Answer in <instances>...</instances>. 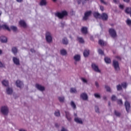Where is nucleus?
<instances>
[{"instance_id":"f257e3e1","label":"nucleus","mask_w":131,"mask_h":131,"mask_svg":"<svg viewBox=\"0 0 131 131\" xmlns=\"http://www.w3.org/2000/svg\"><path fill=\"white\" fill-rule=\"evenodd\" d=\"M68 15V12L66 10H63L61 12H57L55 13V16L59 19H63L64 17Z\"/></svg>"},{"instance_id":"f03ea898","label":"nucleus","mask_w":131,"mask_h":131,"mask_svg":"<svg viewBox=\"0 0 131 131\" xmlns=\"http://www.w3.org/2000/svg\"><path fill=\"white\" fill-rule=\"evenodd\" d=\"M1 113L4 115H8L9 113V108L7 106H4L1 107Z\"/></svg>"},{"instance_id":"7ed1b4c3","label":"nucleus","mask_w":131,"mask_h":131,"mask_svg":"<svg viewBox=\"0 0 131 131\" xmlns=\"http://www.w3.org/2000/svg\"><path fill=\"white\" fill-rule=\"evenodd\" d=\"M108 32L110 33V35L112 37H113V38H115V37H116V36H117L116 31L114 29H110L108 30Z\"/></svg>"},{"instance_id":"20e7f679","label":"nucleus","mask_w":131,"mask_h":131,"mask_svg":"<svg viewBox=\"0 0 131 131\" xmlns=\"http://www.w3.org/2000/svg\"><path fill=\"white\" fill-rule=\"evenodd\" d=\"M46 37L47 42H52V40H53V38L52 37V36H51V33H50L49 32H47Z\"/></svg>"},{"instance_id":"39448f33","label":"nucleus","mask_w":131,"mask_h":131,"mask_svg":"<svg viewBox=\"0 0 131 131\" xmlns=\"http://www.w3.org/2000/svg\"><path fill=\"white\" fill-rule=\"evenodd\" d=\"M92 15V11H89L84 13V16L83 17V20L85 21L89 19V17Z\"/></svg>"},{"instance_id":"423d86ee","label":"nucleus","mask_w":131,"mask_h":131,"mask_svg":"<svg viewBox=\"0 0 131 131\" xmlns=\"http://www.w3.org/2000/svg\"><path fill=\"white\" fill-rule=\"evenodd\" d=\"M100 19H101L103 21H107L108 20V14L106 13H102V14H100Z\"/></svg>"},{"instance_id":"0eeeda50","label":"nucleus","mask_w":131,"mask_h":131,"mask_svg":"<svg viewBox=\"0 0 131 131\" xmlns=\"http://www.w3.org/2000/svg\"><path fill=\"white\" fill-rule=\"evenodd\" d=\"M92 68L95 71V72H98V73H101V70L99 69V67L98 66L96 65L95 63L92 64Z\"/></svg>"},{"instance_id":"6e6552de","label":"nucleus","mask_w":131,"mask_h":131,"mask_svg":"<svg viewBox=\"0 0 131 131\" xmlns=\"http://www.w3.org/2000/svg\"><path fill=\"white\" fill-rule=\"evenodd\" d=\"M113 65L115 70H119V63H118V61L116 60H114Z\"/></svg>"},{"instance_id":"1a4fd4ad","label":"nucleus","mask_w":131,"mask_h":131,"mask_svg":"<svg viewBox=\"0 0 131 131\" xmlns=\"http://www.w3.org/2000/svg\"><path fill=\"white\" fill-rule=\"evenodd\" d=\"M125 107L127 112H129V109H130V104L129 102H128V101H126L125 102Z\"/></svg>"},{"instance_id":"9d476101","label":"nucleus","mask_w":131,"mask_h":131,"mask_svg":"<svg viewBox=\"0 0 131 131\" xmlns=\"http://www.w3.org/2000/svg\"><path fill=\"white\" fill-rule=\"evenodd\" d=\"M13 61L15 65H20V60H19V59L17 58V57H13Z\"/></svg>"},{"instance_id":"9b49d317","label":"nucleus","mask_w":131,"mask_h":131,"mask_svg":"<svg viewBox=\"0 0 131 131\" xmlns=\"http://www.w3.org/2000/svg\"><path fill=\"white\" fill-rule=\"evenodd\" d=\"M80 97L82 99V100L85 101L88 99V95L86 94V93H82L80 95Z\"/></svg>"},{"instance_id":"f8f14e48","label":"nucleus","mask_w":131,"mask_h":131,"mask_svg":"<svg viewBox=\"0 0 131 131\" xmlns=\"http://www.w3.org/2000/svg\"><path fill=\"white\" fill-rule=\"evenodd\" d=\"M81 31L83 34H88V28L86 27H82Z\"/></svg>"},{"instance_id":"ddd939ff","label":"nucleus","mask_w":131,"mask_h":131,"mask_svg":"<svg viewBox=\"0 0 131 131\" xmlns=\"http://www.w3.org/2000/svg\"><path fill=\"white\" fill-rule=\"evenodd\" d=\"M16 84L18 88L21 89V88H22V86L23 85V82H22V81L20 80H17L16 82Z\"/></svg>"},{"instance_id":"4468645a","label":"nucleus","mask_w":131,"mask_h":131,"mask_svg":"<svg viewBox=\"0 0 131 131\" xmlns=\"http://www.w3.org/2000/svg\"><path fill=\"white\" fill-rule=\"evenodd\" d=\"M19 24L21 27H24V28H26V23H25L24 20H20Z\"/></svg>"},{"instance_id":"2eb2a0df","label":"nucleus","mask_w":131,"mask_h":131,"mask_svg":"<svg viewBox=\"0 0 131 131\" xmlns=\"http://www.w3.org/2000/svg\"><path fill=\"white\" fill-rule=\"evenodd\" d=\"M36 88L39 90V91H45V87L41 86V85L40 84H36Z\"/></svg>"},{"instance_id":"dca6fc26","label":"nucleus","mask_w":131,"mask_h":131,"mask_svg":"<svg viewBox=\"0 0 131 131\" xmlns=\"http://www.w3.org/2000/svg\"><path fill=\"white\" fill-rule=\"evenodd\" d=\"M74 121L76 123H79V124H82V120H81V119L79 118H75Z\"/></svg>"},{"instance_id":"f3484780","label":"nucleus","mask_w":131,"mask_h":131,"mask_svg":"<svg viewBox=\"0 0 131 131\" xmlns=\"http://www.w3.org/2000/svg\"><path fill=\"white\" fill-rule=\"evenodd\" d=\"M6 29V30H8V31H10V28H9V26L6 25H3L2 26L0 25V29Z\"/></svg>"},{"instance_id":"a211bd4d","label":"nucleus","mask_w":131,"mask_h":131,"mask_svg":"<svg viewBox=\"0 0 131 131\" xmlns=\"http://www.w3.org/2000/svg\"><path fill=\"white\" fill-rule=\"evenodd\" d=\"M66 117L69 121H71V117H70V113L69 112L65 111Z\"/></svg>"},{"instance_id":"6ab92c4d","label":"nucleus","mask_w":131,"mask_h":131,"mask_svg":"<svg viewBox=\"0 0 131 131\" xmlns=\"http://www.w3.org/2000/svg\"><path fill=\"white\" fill-rule=\"evenodd\" d=\"M0 41L1 42H7L8 39L6 37L2 36L0 37Z\"/></svg>"},{"instance_id":"aec40b11","label":"nucleus","mask_w":131,"mask_h":131,"mask_svg":"<svg viewBox=\"0 0 131 131\" xmlns=\"http://www.w3.org/2000/svg\"><path fill=\"white\" fill-rule=\"evenodd\" d=\"M94 17L96 18V19H100V17H101V14L99 13L98 12H94L93 14Z\"/></svg>"},{"instance_id":"412c9836","label":"nucleus","mask_w":131,"mask_h":131,"mask_svg":"<svg viewBox=\"0 0 131 131\" xmlns=\"http://www.w3.org/2000/svg\"><path fill=\"white\" fill-rule=\"evenodd\" d=\"M90 55V50H85L83 52V56L85 57H88Z\"/></svg>"},{"instance_id":"4be33fe9","label":"nucleus","mask_w":131,"mask_h":131,"mask_svg":"<svg viewBox=\"0 0 131 131\" xmlns=\"http://www.w3.org/2000/svg\"><path fill=\"white\" fill-rule=\"evenodd\" d=\"M6 92H7V94H8V95H12V93H13V89H12L10 88H8L7 89Z\"/></svg>"},{"instance_id":"5701e85b","label":"nucleus","mask_w":131,"mask_h":131,"mask_svg":"<svg viewBox=\"0 0 131 131\" xmlns=\"http://www.w3.org/2000/svg\"><path fill=\"white\" fill-rule=\"evenodd\" d=\"M74 59L75 61H80V55H76L74 57Z\"/></svg>"},{"instance_id":"b1692460","label":"nucleus","mask_w":131,"mask_h":131,"mask_svg":"<svg viewBox=\"0 0 131 131\" xmlns=\"http://www.w3.org/2000/svg\"><path fill=\"white\" fill-rule=\"evenodd\" d=\"M39 5L40 6H46L47 5V0H41Z\"/></svg>"},{"instance_id":"393cba45","label":"nucleus","mask_w":131,"mask_h":131,"mask_svg":"<svg viewBox=\"0 0 131 131\" xmlns=\"http://www.w3.org/2000/svg\"><path fill=\"white\" fill-rule=\"evenodd\" d=\"M2 84L5 86H9V81H6V80H4L2 81Z\"/></svg>"},{"instance_id":"a878e982","label":"nucleus","mask_w":131,"mask_h":131,"mask_svg":"<svg viewBox=\"0 0 131 131\" xmlns=\"http://www.w3.org/2000/svg\"><path fill=\"white\" fill-rule=\"evenodd\" d=\"M12 52L14 54L16 55L17 54V52H18V49L16 47H13L12 48Z\"/></svg>"},{"instance_id":"bb28decb","label":"nucleus","mask_w":131,"mask_h":131,"mask_svg":"<svg viewBox=\"0 0 131 131\" xmlns=\"http://www.w3.org/2000/svg\"><path fill=\"white\" fill-rule=\"evenodd\" d=\"M104 61L107 64H110V63H111V59H110V58L108 57H105Z\"/></svg>"},{"instance_id":"cd10ccee","label":"nucleus","mask_w":131,"mask_h":131,"mask_svg":"<svg viewBox=\"0 0 131 131\" xmlns=\"http://www.w3.org/2000/svg\"><path fill=\"white\" fill-rule=\"evenodd\" d=\"M10 31H11V30H13V31H14V32H16V31H17V27L14 26H12L10 27V29L9 28Z\"/></svg>"},{"instance_id":"c85d7f7f","label":"nucleus","mask_w":131,"mask_h":131,"mask_svg":"<svg viewBox=\"0 0 131 131\" xmlns=\"http://www.w3.org/2000/svg\"><path fill=\"white\" fill-rule=\"evenodd\" d=\"M62 43L63 45H68V39H67V38L64 37L62 39Z\"/></svg>"},{"instance_id":"c756f323","label":"nucleus","mask_w":131,"mask_h":131,"mask_svg":"<svg viewBox=\"0 0 131 131\" xmlns=\"http://www.w3.org/2000/svg\"><path fill=\"white\" fill-rule=\"evenodd\" d=\"M77 40H78V41H79V42H80V43H83V42H84V40H83L82 37H78Z\"/></svg>"},{"instance_id":"7c9ffc66","label":"nucleus","mask_w":131,"mask_h":131,"mask_svg":"<svg viewBox=\"0 0 131 131\" xmlns=\"http://www.w3.org/2000/svg\"><path fill=\"white\" fill-rule=\"evenodd\" d=\"M125 13L126 14H130L131 13V8L127 7L125 10Z\"/></svg>"},{"instance_id":"2f4dec72","label":"nucleus","mask_w":131,"mask_h":131,"mask_svg":"<svg viewBox=\"0 0 131 131\" xmlns=\"http://www.w3.org/2000/svg\"><path fill=\"white\" fill-rule=\"evenodd\" d=\"M60 54L62 56H65V55L67 54V52L66 51V50L63 49L60 51Z\"/></svg>"},{"instance_id":"473e14b6","label":"nucleus","mask_w":131,"mask_h":131,"mask_svg":"<svg viewBox=\"0 0 131 131\" xmlns=\"http://www.w3.org/2000/svg\"><path fill=\"white\" fill-rule=\"evenodd\" d=\"M71 106L73 109H75L76 108V105L73 101L71 102Z\"/></svg>"},{"instance_id":"72a5a7b5","label":"nucleus","mask_w":131,"mask_h":131,"mask_svg":"<svg viewBox=\"0 0 131 131\" xmlns=\"http://www.w3.org/2000/svg\"><path fill=\"white\" fill-rule=\"evenodd\" d=\"M117 104L120 106H122L123 104V102H122V100L121 99H118L117 101Z\"/></svg>"},{"instance_id":"f704fd0d","label":"nucleus","mask_w":131,"mask_h":131,"mask_svg":"<svg viewBox=\"0 0 131 131\" xmlns=\"http://www.w3.org/2000/svg\"><path fill=\"white\" fill-rule=\"evenodd\" d=\"M115 115L118 116V117H120V116L121 115V114L117 111H115Z\"/></svg>"},{"instance_id":"c9c22d12","label":"nucleus","mask_w":131,"mask_h":131,"mask_svg":"<svg viewBox=\"0 0 131 131\" xmlns=\"http://www.w3.org/2000/svg\"><path fill=\"white\" fill-rule=\"evenodd\" d=\"M121 86H122V88H123V89H126V86H127V84H126V83L125 82H123L121 83Z\"/></svg>"},{"instance_id":"e433bc0d","label":"nucleus","mask_w":131,"mask_h":131,"mask_svg":"<svg viewBox=\"0 0 131 131\" xmlns=\"http://www.w3.org/2000/svg\"><path fill=\"white\" fill-rule=\"evenodd\" d=\"M58 100L60 102H64V97H59Z\"/></svg>"},{"instance_id":"4c0bfd02","label":"nucleus","mask_w":131,"mask_h":131,"mask_svg":"<svg viewBox=\"0 0 131 131\" xmlns=\"http://www.w3.org/2000/svg\"><path fill=\"white\" fill-rule=\"evenodd\" d=\"M98 43L100 45V46H104V41H103L102 40H101V39L99 40Z\"/></svg>"},{"instance_id":"58836bf2","label":"nucleus","mask_w":131,"mask_h":131,"mask_svg":"<svg viewBox=\"0 0 131 131\" xmlns=\"http://www.w3.org/2000/svg\"><path fill=\"white\" fill-rule=\"evenodd\" d=\"M70 92L71 93H77V91H76V89L74 88H71Z\"/></svg>"},{"instance_id":"ea45409f","label":"nucleus","mask_w":131,"mask_h":131,"mask_svg":"<svg viewBox=\"0 0 131 131\" xmlns=\"http://www.w3.org/2000/svg\"><path fill=\"white\" fill-rule=\"evenodd\" d=\"M98 52L100 55H104V51H103L101 49H98Z\"/></svg>"},{"instance_id":"a19ab883","label":"nucleus","mask_w":131,"mask_h":131,"mask_svg":"<svg viewBox=\"0 0 131 131\" xmlns=\"http://www.w3.org/2000/svg\"><path fill=\"white\" fill-rule=\"evenodd\" d=\"M117 89L118 91H121V90H122V87L120 84H119L117 86Z\"/></svg>"},{"instance_id":"79ce46f5","label":"nucleus","mask_w":131,"mask_h":131,"mask_svg":"<svg viewBox=\"0 0 131 131\" xmlns=\"http://www.w3.org/2000/svg\"><path fill=\"white\" fill-rule=\"evenodd\" d=\"M105 88L107 92H111V89L109 87V86L105 85Z\"/></svg>"},{"instance_id":"37998d69","label":"nucleus","mask_w":131,"mask_h":131,"mask_svg":"<svg viewBox=\"0 0 131 131\" xmlns=\"http://www.w3.org/2000/svg\"><path fill=\"white\" fill-rule=\"evenodd\" d=\"M55 116H60V111L58 110L57 111L55 112L54 113Z\"/></svg>"},{"instance_id":"c03bdc74","label":"nucleus","mask_w":131,"mask_h":131,"mask_svg":"<svg viewBox=\"0 0 131 131\" xmlns=\"http://www.w3.org/2000/svg\"><path fill=\"white\" fill-rule=\"evenodd\" d=\"M95 110L97 113H99V107L98 106H95Z\"/></svg>"},{"instance_id":"a18cd8bd","label":"nucleus","mask_w":131,"mask_h":131,"mask_svg":"<svg viewBox=\"0 0 131 131\" xmlns=\"http://www.w3.org/2000/svg\"><path fill=\"white\" fill-rule=\"evenodd\" d=\"M112 101H116V96H115V95H113L112 96Z\"/></svg>"},{"instance_id":"49530a36","label":"nucleus","mask_w":131,"mask_h":131,"mask_svg":"<svg viewBox=\"0 0 131 131\" xmlns=\"http://www.w3.org/2000/svg\"><path fill=\"white\" fill-rule=\"evenodd\" d=\"M94 96L95 98H101V96H100V94L95 93L94 94Z\"/></svg>"},{"instance_id":"de8ad7c7","label":"nucleus","mask_w":131,"mask_h":131,"mask_svg":"<svg viewBox=\"0 0 131 131\" xmlns=\"http://www.w3.org/2000/svg\"><path fill=\"white\" fill-rule=\"evenodd\" d=\"M81 80L83 81V82L85 83H88V80H86V79H85V78H81Z\"/></svg>"},{"instance_id":"09e8293b","label":"nucleus","mask_w":131,"mask_h":131,"mask_svg":"<svg viewBox=\"0 0 131 131\" xmlns=\"http://www.w3.org/2000/svg\"><path fill=\"white\" fill-rule=\"evenodd\" d=\"M126 23L127 25H131V20L130 19H127L126 21Z\"/></svg>"},{"instance_id":"8fccbe9b","label":"nucleus","mask_w":131,"mask_h":131,"mask_svg":"<svg viewBox=\"0 0 131 131\" xmlns=\"http://www.w3.org/2000/svg\"><path fill=\"white\" fill-rule=\"evenodd\" d=\"M100 1L101 2V4H103L104 5H107V3L105 2L104 0H100Z\"/></svg>"},{"instance_id":"3c124183","label":"nucleus","mask_w":131,"mask_h":131,"mask_svg":"<svg viewBox=\"0 0 131 131\" xmlns=\"http://www.w3.org/2000/svg\"><path fill=\"white\" fill-rule=\"evenodd\" d=\"M100 9L101 10V11H102V12H103V11H104V7L100 6Z\"/></svg>"},{"instance_id":"603ef678","label":"nucleus","mask_w":131,"mask_h":131,"mask_svg":"<svg viewBox=\"0 0 131 131\" xmlns=\"http://www.w3.org/2000/svg\"><path fill=\"white\" fill-rule=\"evenodd\" d=\"M119 8L120 9H123V8H124V6L123 5H120L119 6Z\"/></svg>"},{"instance_id":"864d4df0","label":"nucleus","mask_w":131,"mask_h":131,"mask_svg":"<svg viewBox=\"0 0 131 131\" xmlns=\"http://www.w3.org/2000/svg\"><path fill=\"white\" fill-rule=\"evenodd\" d=\"M0 67H5V64L0 62Z\"/></svg>"},{"instance_id":"5fc2aeb1","label":"nucleus","mask_w":131,"mask_h":131,"mask_svg":"<svg viewBox=\"0 0 131 131\" xmlns=\"http://www.w3.org/2000/svg\"><path fill=\"white\" fill-rule=\"evenodd\" d=\"M95 85L97 88H99V83L98 82H95Z\"/></svg>"},{"instance_id":"6e6d98bb","label":"nucleus","mask_w":131,"mask_h":131,"mask_svg":"<svg viewBox=\"0 0 131 131\" xmlns=\"http://www.w3.org/2000/svg\"><path fill=\"white\" fill-rule=\"evenodd\" d=\"M61 131H68V130H67V129H65L64 127H62Z\"/></svg>"},{"instance_id":"4d7b16f0","label":"nucleus","mask_w":131,"mask_h":131,"mask_svg":"<svg viewBox=\"0 0 131 131\" xmlns=\"http://www.w3.org/2000/svg\"><path fill=\"white\" fill-rule=\"evenodd\" d=\"M115 4H117V2H118V0H113Z\"/></svg>"},{"instance_id":"13d9d810","label":"nucleus","mask_w":131,"mask_h":131,"mask_svg":"<svg viewBox=\"0 0 131 131\" xmlns=\"http://www.w3.org/2000/svg\"><path fill=\"white\" fill-rule=\"evenodd\" d=\"M124 2H125L126 3H129V0H123Z\"/></svg>"},{"instance_id":"bf43d9fd","label":"nucleus","mask_w":131,"mask_h":131,"mask_svg":"<svg viewBox=\"0 0 131 131\" xmlns=\"http://www.w3.org/2000/svg\"><path fill=\"white\" fill-rule=\"evenodd\" d=\"M103 100H107V97H106V96H103Z\"/></svg>"},{"instance_id":"052dcab7","label":"nucleus","mask_w":131,"mask_h":131,"mask_svg":"<svg viewBox=\"0 0 131 131\" xmlns=\"http://www.w3.org/2000/svg\"><path fill=\"white\" fill-rule=\"evenodd\" d=\"M16 1H17L18 3H21V2H23V0H16Z\"/></svg>"},{"instance_id":"680f3d73","label":"nucleus","mask_w":131,"mask_h":131,"mask_svg":"<svg viewBox=\"0 0 131 131\" xmlns=\"http://www.w3.org/2000/svg\"><path fill=\"white\" fill-rule=\"evenodd\" d=\"M90 39H91V40H94V37H93V36H91L90 37Z\"/></svg>"},{"instance_id":"e2e57ef3","label":"nucleus","mask_w":131,"mask_h":131,"mask_svg":"<svg viewBox=\"0 0 131 131\" xmlns=\"http://www.w3.org/2000/svg\"><path fill=\"white\" fill-rule=\"evenodd\" d=\"M108 106H111V102H110V101L108 102Z\"/></svg>"},{"instance_id":"0e129e2a","label":"nucleus","mask_w":131,"mask_h":131,"mask_svg":"<svg viewBox=\"0 0 131 131\" xmlns=\"http://www.w3.org/2000/svg\"><path fill=\"white\" fill-rule=\"evenodd\" d=\"M31 52H32V53H33L35 52V51L33 49H31Z\"/></svg>"},{"instance_id":"69168bd1","label":"nucleus","mask_w":131,"mask_h":131,"mask_svg":"<svg viewBox=\"0 0 131 131\" xmlns=\"http://www.w3.org/2000/svg\"><path fill=\"white\" fill-rule=\"evenodd\" d=\"M116 59H120V57L119 56H116Z\"/></svg>"},{"instance_id":"338daca9","label":"nucleus","mask_w":131,"mask_h":131,"mask_svg":"<svg viewBox=\"0 0 131 131\" xmlns=\"http://www.w3.org/2000/svg\"><path fill=\"white\" fill-rule=\"evenodd\" d=\"M3 53V51H2V50H0V55L1 54H2Z\"/></svg>"},{"instance_id":"774afa93","label":"nucleus","mask_w":131,"mask_h":131,"mask_svg":"<svg viewBox=\"0 0 131 131\" xmlns=\"http://www.w3.org/2000/svg\"><path fill=\"white\" fill-rule=\"evenodd\" d=\"M2 11H0V16H1V15H2Z\"/></svg>"}]
</instances>
